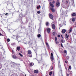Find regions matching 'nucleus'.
Instances as JSON below:
<instances>
[{
	"label": "nucleus",
	"mask_w": 76,
	"mask_h": 76,
	"mask_svg": "<svg viewBox=\"0 0 76 76\" xmlns=\"http://www.w3.org/2000/svg\"><path fill=\"white\" fill-rule=\"evenodd\" d=\"M69 3L68 0H63L62 2V6H64Z\"/></svg>",
	"instance_id": "obj_1"
},
{
	"label": "nucleus",
	"mask_w": 76,
	"mask_h": 76,
	"mask_svg": "<svg viewBox=\"0 0 76 76\" xmlns=\"http://www.w3.org/2000/svg\"><path fill=\"white\" fill-rule=\"evenodd\" d=\"M60 5V4L58 1H57L56 3V6L57 7H59Z\"/></svg>",
	"instance_id": "obj_2"
},
{
	"label": "nucleus",
	"mask_w": 76,
	"mask_h": 76,
	"mask_svg": "<svg viewBox=\"0 0 76 76\" xmlns=\"http://www.w3.org/2000/svg\"><path fill=\"white\" fill-rule=\"evenodd\" d=\"M58 67L60 71H61V72H62V70H61V65H60V63H58Z\"/></svg>",
	"instance_id": "obj_3"
},
{
	"label": "nucleus",
	"mask_w": 76,
	"mask_h": 76,
	"mask_svg": "<svg viewBox=\"0 0 76 76\" xmlns=\"http://www.w3.org/2000/svg\"><path fill=\"white\" fill-rule=\"evenodd\" d=\"M49 17L51 19H53L54 17L53 16V15L50 14L49 15Z\"/></svg>",
	"instance_id": "obj_4"
},
{
	"label": "nucleus",
	"mask_w": 76,
	"mask_h": 76,
	"mask_svg": "<svg viewBox=\"0 0 76 76\" xmlns=\"http://www.w3.org/2000/svg\"><path fill=\"white\" fill-rule=\"evenodd\" d=\"M49 4H50V6H51V7H54V5L53 4V3L51 2H50L49 3Z\"/></svg>",
	"instance_id": "obj_5"
},
{
	"label": "nucleus",
	"mask_w": 76,
	"mask_h": 76,
	"mask_svg": "<svg viewBox=\"0 0 76 76\" xmlns=\"http://www.w3.org/2000/svg\"><path fill=\"white\" fill-rule=\"evenodd\" d=\"M12 57L14 59H16L17 57L15 55H13V54H12Z\"/></svg>",
	"instance_id": "obj_6"
},
{
	"label": "nucleus",
	"mask_w": 76,
	"mask_h": 76,
	"mask_svg": "<svg viewBox=\"0 0 76 76\" xmlns=\"http://www.w3.org/2000/svg\"><path fill=\"white\" fill-rule=\"evenodd\" d=\"M50 10H52V12H55V9L53 8H50Z\"/></svg>",
	"instance_id": "obj_7"
},
{
	"label": "nucleus",
	"mask_w": 76,
	"mask_h": 76,
	"mask_svg": "<svg viewBox=\"0 0 76 76\" xmlns=\"http://www.w3.org/2000/svg\"><path fill=\"white\" fill-rule=\"evenodd\" d=\"M28 54H31V51L30 50H29L28 51Z\"/></svg>",
	"instance_id": "obj_8"
},
{
	"label": "nucleus",
	"mask_w": 76,
	"mask_h": 76,
	"mask_svg": "<svg viewBox=\"0 0 76 76\" xmlns=\"http://www.w3.org/2000/svg\"><path fill=\"white\" fill-rule=\"evenodd\" d=\"M55 28H56V26H55V25L53 24L52 25V29H54Z\"/></svg>",
	"instance_id": "obj_9"
},
{
	"label": "nucleus",
	"mask_w": 76,
	"mask_h": 76,
	"mask_svg": "<svg viewBox=\"0 0 76 76\" xmlns=\"http://www.w3.org/2000/svg\"><path fill=\"white\" fill-rule=\"evenodd\" d=\"M66 30L64 29H63L62 30V32L63 34H64L65 33V32H66Z\"/></svg>",
	"instance_id": "obj_10"
},
{
	"label": "nucleus",
	"mask_w": 76,
	"mask_h": 76,
	"mask_svg": "<svg viewBox=\"0 0 76 76\" xmlns=\"http://www.w3.org/2000/svg\"><path fill=\"white\" fill-rule=\"evenodd\" d=\"M47 32L48 34H49L50 32V28H48L47 29Z\"/></svg>",
	"instance_id": "obj_11"
},
{
	"label": "nucleus",
	"mask_w": 76,
	"mask_h": 76,
	"mask_svg": "<svg viewBox=\"0 0 76 76\" xmlns=\"http://www.w3.org/2000/svg\"><path fill=\"white\" fill-rule=\"evenodd\" d=\"M50 59L51 61H53V60H54V57H53V56H51L50 57Z\"/></svg>",
	"instance_id": "obj_12"
},
{
	"label": "nucleus",
	"mask_w": 76,
	"mask_h": 76,
	"mask_svg": "<svg viewBox=\"0 0 76 76\" xmlns=\"http://www.w3.org/2000/svg\"><path fill=\"white\" fill-rule=\"evenodd\" d=\"M34 73H38V71L37 70H34Z\"/></svg>",
	"instance_id": "obj_13"
},
{
	"label": "nucleus",
	"mask_w": 76,
	"mask_h": 76,
	"mask_svg": "<svg viewBox=\"0 0 76 76\" xmlns=\"http://www.w3.org/2000/svg\"><path fill=\"white\" fill-rule=\"evenodd\" d=\"M30 66H33L34 65V63H30Z\"/></svg>",
	"instance_id": "obj_14"
},
{
	"label": "nucleus",
	"mask_w": 76,
	"mask_h": 76,
	"mask_svg": "<svg viewBox=\"0 0 76 76\" xmlns=\"http://www.w3.org/2000/svg\"><path fill=\"white\" fill-rule=\"evenodd\" d=\"M71 2L72 4V5H73V4H74V6H75V2L74 1H71Z\"/></svg>",
	"instance_id": "obj_15"
},
{
	"label": "nucleus",
	"mask_w": 76,
	"mask_h": 76,
	"mask_svg": "<svg viewBox=\"0 0 76 76\" xmlns=\"http://www.w3.org/2000/svg\"><path fill=\"white\" fill-rule=\"evenodd\" d=\"M72 28L71 27L69 31V33H70L71 32H72Z\"/></svg>",
	"instance_id": "obj_16"
},
{
	"label": "nucleus",
	"mask_w": 76,
	"mask_h": 76,
	"mask_svg": "<svg viewBox=\"0 0 76 76\" xmlns=\"http://www.w3.org/2000/svg\"><path fill=\"white\" fill-rule=\"evenodd\" d=\"M20 47H17V50H18V51H19L20 50Z\"/></svg>",
	"instance_id": "obj_17"
},
{
	"label": "nucleus",
	"mask_w": 76,
	"mask_h": 76,
	"mask_svg": "<svg viewBox=\"0 0 76 76\" xmlns=\"http://www.w3.org/2000/svg\"><path fill=\"white\" fill-rule=\"evenodd\" d=\"M61 42L62 43H64V42H65V41L64 40H63V39H62L61 40Z\"/></svg>",
	"instance_id": "obj_18"
},
{
	"label": "nucleus",
	"mask_w": 76,
	"mask_h": 76,
	"mask_svg": "<svg viewBox=\"0 0 76 76\" xmlns=\"http://www.w3.org/2000/svg\"><path fill=\"white\" fill-rule=\"evenodd\" d=\"M52 74H53V72H50L49 75H50V76H51V75H52Z\"/></svg>",
	"instance_id": "obj_19"
},
{
	"label": "nucleus",
	"mask_w": 76,
	"mask_h": 76,
	"mask_svg": "<svg viewBox=\"0 0 76 76\" xmlns=\"http://www.w3.org/2000/svg\"><path fill=\"white\" fill-rule=\"evenodd\" d=\"M72 22H75V18H73L72 19Z\"/></svg>",
	"instance_id": "obj_20"
},
{
	"label": "nucleus",
	"mask_w": 76,
	"mask_h": 76,
	"mask_svg": "<svg viewBox=\"0 0 76 76\" xmlns=\"http://www.w3.org/2000/svg\"><path fill=\"white\" fill-rule=\"evenodd\" d=\"M37 37L38 38H39L40 37H41V34H39L37 35Z\"/></svg>",
	"instance_id": "obj_21"
},
{
	"label": "nucleus",
	"mask_w": 76,
	"mask_h": 76,
	"mask_svg": "<svg viewBox=\"0 0 76 76\" xmlns=\"http://www.w3.org/2000/svg\"><path fill=\"white\" fill-rule=\"evenodd\" d=\"M11 45H12V46H13L14 45H15V43H11Z\"/></svg>",
	"instance_id": "obj_22"
},
{
	"label": "nucleus",
	"mask_w": 76,
	"mask_h": 76,
	"mask_svg": "<svg viewBox=\"0 0 76 76\" xmlns=\"http://www.w3.org/2000/svg\"><path fill=\"white\" fill-rule=\"evenodd\" d=\"M39 7H41V6L40 5H39V6L37 7V9H38Z\"/></svg>",
	"instance_id": "obj_23"
},
{
	"label": "nucleus",
	"mask_w": 76,
	"mask_h": 76,
	"mask_svg": "<svg viewBox=\"0 0 76 76\" xmlns=\"http://www.w3.org/2000/svg\"><path fill=\"white\" fill-rule=\"evenodd\" d=\"M48 24H49L48 22H47L46 23V26H48Z\"/></svg>",
	"instance_id": "obj_24"
},
{
	"label": "nucleus",
	"mask_w": 76,
	"mask_h": 76,
	"mask_svg": "<svg viewBox=\"0 0 76 76\" xmlns=\"http://www.w3.org/2000/svg\"><path fill=\"white\" fill-rule=\"evenodd\" d=\"M40 11H38L37 12V13H38V14H40Z\"/></svg>",
	"instance_id": "obj_25"
},
{
	"label": "nucleus",
	"mask_w": 76,
	"mask_h": 76,
	"mask_svg": "<svg viewBox=\"0 0 76 76\" xmlns=\"http://www.w3.org/2000/svg\"><path fill=\"white\" fill-rule=\"evenodd\" d=\"M73 16H76V14L73 13L72 15Z\"/></svg>",
	"instance_id": "obj_26"
},
{
	"label": "nucleus",
	"mask_w": 76,
	"mask_h": 76,
	"mask_svg": "<svg viewBox=\"0 0 76 76\" xmlns=\"http://www.w3.org/2000/svg\"><path fill=\"white\" fill-rule=\"evenodd\" d=\"M19 55H20L21 57H23V55H22V54L20 53H19Z\"/></svg>",
	"instance_id": "obj_27"
},
{
	"label": "nucleus",
	"mask_w": 76,
	"mask_h": 76,
	"mask_svg": "<svg viewBox=\"0 0 76 76\" xmlns=\"http://www.w3.org/2000/svg\"><path fill=\"white\" fill-rule=\"evenodd\" d=\"M65 38H66V39H68V38H69V36L65 37Z\"/></svg>",
	"instance_id": "obj_28"
},
{
	"label": "nucleus",
	"mask_w": 76,
	"mask_h": 76,
	"mask_svg": "<svg viewBox=\"0 0 76 76\" xmlns=\"http://www.w3.org/2000/svg\"><path fill=\"white\" fill-rule=\"evenodd\" d=\"M53 35L54 36V35H56V33L55 32H53Z\"/></svg>",
	"instance_id": "obj_29"
},
{
	"label": "nucleus",
	"mask_w": 76,
	"mask_h": 76,
	"mask_svg": "<svg viewBox=\"0 0 76 76\" xmlns=\"http://www.w3.org/2000/svg\"><path fill=\"white\" fill-rule=\"evenodd\" d=\"M57 40V39L56 37H55V41H56Z\"/></svg>",
	"instance_id": "obj_30"
},
{
	"label": "nucleus",
	"mask_w": 76,
	"mask_h": 76,
	"mask_svg": "<svg viewBox=\"0 0 76 76\" xmlns=\"http://www.w3.org/2000/svg\"><path fill=\"white\" fill-rule=\"evenodd\" d=\"M7 41L8 42H9V41H10V39H7Z\"/></svg>",
	"instance_id": "obj_31"
},
{
	"label": "nucleus",
	"mask_w": 76,
	"mask_h": 76,
	"mask_svg": "<svg viewBox=\"0 0 76 76\" xmlns=\"http://www.w3.org/2000/svg\"><path fill=\"white\" fill-rule=\"evenodd\" d=\"M56 43L57 44H58V43H59V42H57V41H56Z\"/></svg>",
	"instance_id": "obj_32"
},
{
	"label": "nucleus",
	"mask_w": 76,
	"mask_h": 76,
	"mask_svg": "<svg viewBox=\"0 0 76 76\" xmlns=\"http://www.w3.org/2000/svg\"><path fill=\"white\" fill-rule=\"evenodd\" d=\"M66 58L67 59V60H69V56H67L66 57Z\"/></svg>",
	"instance_id": "obj_33"
},
{
	"label": "nucleus",
	"mask_w": 76,
	"mask_h": 76,
	"mask_svg": "<svg viewBox=\"0 0 76 76\" xmlns=\"http://www.w3.org/2000/svg\"><path fill=\"white\" fill-rule=\"evenodd\" d=\"M64 53H67V51L66 50H65L64 51Z\"/></svg>",
	"instance_id": "obj_34"
},
{
	"label": "nucleus",
	"mask_w": 76,
	"mask_h": 76,
	"mask_svg": "<svg viewBox=\"0 0 76 76\" xmlns=\"http://www.w3.org/2000/svg\"><path fill=\"white\" fill-rule=\"evenodd\" d=\"M61 46L62 47H63V44L62 43H61Z\"/></svg>",
	"instance_id": "obj_35"
},
{
	"label": "nucleus",
	"mask_w": 76,
	"mask_h": 76,
	"mask_svg": "<svg viewBox=\"0 0 76 76\" xmlns=\"http://www.w3.org/2000/svg\"><path fill=\"white\" fill-rule=\"evenodd\" d=\"M51 56H53V53H51Z\"/></svg>",
	"instance_id": "obj_36"
},
{
	"label": "nucleus",
	"mask_w": 76,
	"mask_h": 76,
	"mask_svg": "<svg viewBox=\"0 0 76 76\" xmlns=\"http://www.w3.org/2000/svg\"><path fill=\"white\" fill-rule=\"evenodd\" d=\"M29 57H32V55H29Z\"/></svg>",
	"instance_id": "obj_37"
},
{
	"label": "nucleus",
	"mask_w": 76,
	"mask_h": 76,
	"mask_svg": "<svg viewBox=\"0 0 76 76\" xmlns=\"http://www.w3.org/2000/svg\"><path fill=\"white\" fill-rule=\"evenodd\" d=\"M52 3H53V4H54V3H55V1H53Z\"/></svg>",
	"instance_id": "obj_38"
},
{
	"label": "nucleus",
	"mask_w": 76,
	"mask_h": 76,
	"mask_svg": "<svg viewBox=\"0 0 76 76\" xmlns=\"http://www.w3.org/2000/svg\"><path fill=\"white\" fill-rule=\"evenodd\" d=\"M5 15H9V14L8 13H5Z\"/></svg>",
	"instance_id": "obj_39"
},
{
	"label": "nucleus",
	"mask_w": 76,
	"mask_h": 76,
	"mask_svg": "<svg viewBox=\"0 0 76 76\" xmlns=\"http://www.w3.org/2000/svg\"><path fill=\"white\" fill-rule=\"evenodd\" d=\"M69 69H71V66H69Z\"/></svg>",
	"instance_id": "obj_40"
},
{
	"label": "nucleus",
	"mask_w": 76,
	"mask_h": 76,
	"mask_svg": "<svg viewBox=\"0 0 76 76\" xmlns=\"http://www.w3.org/2000/svg\"><path fill=\"white\" fill-rule=\"evenodd\" d=\"M0 36H3V35L0 33Z\"/></svg>",
	"instance_id": "obj_41"
},
{
	"label": "nucleus",
	"mask_w": 76,
	"mask_h": 76,
	"mask_svg": "<svg viewBox=\"0 0 76 76\" xmlns=\"http://www.w3.org/2000/svg\"><path fill=\"white\" fill-rule=\"evenodd\" d=\"M60 37V35H58V37Z\"/></svg>",
	"instance_id": "obj_42"
},
{
	"label": "nucleus",
	"mask_w": 76,
	"mask_h": 76,
	"mask_svg": "<svg viewBox=\"0 0 76 76\" xmlns=\"http://www.w3.org/2000/svg\"><path fill=\"white\" fill-rule=\"evenodd\" d=\"M46 44L47 46H48V43H46Z\"/></svg>",
	"instance_id": "obj_43"
},
{
	"label": "nucleus",
	"mask_w": 76,
	"mask_h": 76,
	"mask_svg": "<svg viewBox=\"0 0 76 76\" xmlns=\"http://www.w3.org/2000/svg\"><path fill=\"white\" fill-rule=\"evenodd\" d=\"M47 47H48V48H49V45L47 46Z\"/></svg>",
	"instance_id": "obj_44"
},
{
	"label": "nucleus",
	"mask_w": 76,
	"mask_h": 76,
	"mask_svg": "<svg viewBox=\"0 0 76 76\" xmlns=\"http://www.w3.org/2000/svg\"><path fill=\"white\" fill-rule=\"evenodd\" d=\"M67 36H67V34H66L65 37H67Z\"/></svg>",
	"instance_id": "obj_45"
},
{
	"label": "nucleus",
	"mask_w": 76,
	"mask_h": 76,
	"mask_svg": "<svg viewBox=\"0 0 76 76\" xmlns=\"http://www.w3.org/2000/svg\"><path fill=\"white\" fill-rule=\"evenodd\" d=\"M53 76H54V72H53Z\"/></svg>",
	"instance_id": "obj_46"
},
{
	"label": "nucleus",
	"mask_w": 76,
	"mask_h": 76,
	"mask_svg": "<svg viewBox=\"0 0 76 76\" xmlns=\"http://www.w3.org/2000/svg\"><path fill=\"white\" fill-rule=\"evenodd\" d=\"M24 44H27L26 43L24 42Z\"/></svg>",
	"instance_id": "obj_47"
},
{
	"label": "nucleus",
	"mask_w": 76,
	"mask_h": 76,
	"mask_svg": "<svg viewBox=\"0 0 76 76\" xmlns=\"http://www.w3.org/2000/svg\"><path fill=\"white\" fill-rule=\"evenodd\" d=\"M53 67H52V69H51V70H53Z\"/></svg>",
	"instance_id": "obj_48"
},
{
	"label": "nucleus",
	"mask_w": 76,
	"mask_h": 76,
	"mask_svg": "<svg viewBox=\"0 0 76 76\" xmlns=\"http://www.w3.org/2000/svg\"><path fill=\"white\" fill-rule=\"evenodd\" d=\"M65 62L66 63H67V61H65Z\"/></svg>",
	"instance_id": "obj_49"
},
{
	"label": "nucleus",
	"mask_w": 76,
	"mask_h": 76,
	"mask_svg": "<svg viewBox=\"0 0 76 76\" xmlns=\"http://www.w3.org/2000/svg\"><path fill=\"white\" fill-rule=\"evenodd\" d=\"M61 37H63V35H61Z\"/></svg>",
	"instance_id": "obj_50"
},
{
	"label": "nucleus",
	"mask_w": 76,
	"mask_h": 76,
	"mask_svg": "<svg viewBox=\"0 0 76 76\" xmlns=\"http://www.w3.org/2000/svg\"><path fill=\"white\" fill-rule=\"evenodd\" d=\"M12 53H14V51H12Z\"/></svg>",
	"instance_id": "obj_51"
},
{
	"label": "nucleus",
	"mask_w": 76,
	"mask_h": 76,
	"mask_svg": "<svg viewBox=\"0 0 76 76\" xmlns=\"http://www.w3.org/2000/svg\"><path fill=\"white\" fill-rule=\"evenodd\" d=\"M67 76H69V74H67Z\"/></svg>",
	"instance_id": "obj_52"
},
{
	"label": "nucleus",
	"mask_w": 76,
	"mask_h": 76,
	"mask_svg": "<svg viewBox=\"0 0 76 76\" xmlns=\"http://www.w3.org/2000/svg\"><path fill=\"white\" fill-rule=\"evenodd\" d=\"M31 76H34V75H32Z\"/></svg>",
	"instance_id": "obj_53"
},
{
	"label": "nucleus",
	"mask_w": 76,
	"mask_h": 76,
	"mask_svg": "<svg viewBox=\"0 0 76 76\" xmlns=\"http://www.w3.org/2000/svg\"><path fill=\"white\" fill-rule=\"evenodd\" d=\"M1 17L2 18V16H1Z\"/></svg>",
	"instance_id": "obj_54"
},
{
	"label": "nucleus",
	"mask_w": 76,
	"mask_h": 76,
	"mask_svg": "<svg viewBox=\"0 0 76 76\" xmlns=\"http://www.w3.org/2000/svg\"><path fill=\"white\" fill-rule=\"evenodd\" d=\"M64 25H66V24H65Z\"/></svg>",
	"instance_id": "obj_55"
},
{
	"label": "nucleus",
	"mask_w": 76,
	"mask_h": 76,
	"mask_svg": "<svg viewBox=\"0 0 76 76\" xmlns=\"http://www.w3.org/2000/svg\"><path fill=\"white\" fill-rule=\"evenodd\" d=\"M36 55H37V53H36Z\"/></svg>",
	"instance_id": "obj_56"
},
{
	"label": "nucleus",
	"mask_w": 76,
	"mask_h": 76,
	"mask_svg": "<svg viewBox=\"0 0 76 76\" xmlns=\"http://www.w3.org/2000/svg\"><path fill=\"white\" fill-rule=\"evenodd\" d=\"M71 74H72V73H71Z\"/></svg>",
	"instance_id": "obj_57"
},
{
	"label": "nucleus",
	"mask_w": 76,
	"mask_h": 76,
	"mask_svg": "<svg viewBox=\"0 0 76 76\" xmlns=\"http://www.w3.org/2000/svg\"><path fill=\"white\" fill-rule=\"evenodd\" d=\"M68 70H69V69H68Z\"/></svg>",
	"instance_id": "obj_58"
},
{
	"label": "nucleus",
	"mask_w": 76,
	"mask_h": 76,
	"mask_svg": "<svg viewBox=\"0 0 76 76\" xmlns=\"http://www.w3.org/2000/svg\"><path fill=\"white\" fill-rule=\"evenodd\" d=\"M66 70H67V69H66Z\"/></svg>",
	"instance_id": "obj_59"
}]
</instances>
